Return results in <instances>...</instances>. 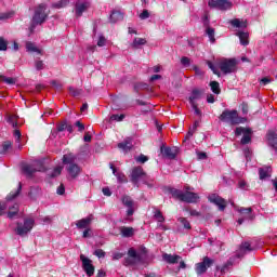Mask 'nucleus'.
<instances>
[{
	"mask_svg": "<svg viewBox=\"0 0 277 277\" xmlns=\"http://www.w3.org/2000/svg\"><path fill=\"white\" fill-rule=\"evenodd\" d=\"M149 16H150V13H148V10H144V11L140 14L141 21H146V18H148Z\"/></svg>",
	"mask_w": 277,
	"mask_h": 277,
	"instance_id": "nucleus-52",
	"label": "nucleus"
},
{
	"mask_svg": "<svg viewBox=\"0 0 277 277\" xmlns=\"http://www.w3.org/2000/svg\"><path fill=\"white\" fill-rule=\"evenodd\" d=\"M137 263H142V253H137V251H135L133 248L129 249L126 264L137 265Z\"/></svg>",
	"mask_w": 277,
	"mask_h": 277,
	"instance_id": "nucleus-10",
	"label": "nucleus"
},
{
	"mask_svg": "<svg viewBox=\"0 0 277 277\" xmlns=\"http://www.w3.org/2000/svg\"><path fill=\"white\" fill-rule=\"evenodd\" d=\"M35 68H36V70H43L44 69V63L42 61H36Z\"/></svg>",
	"mask_w": 277,
	"mask_h": 277,
	"instance_id": "nucleus-51",
	"label": "nucleus"
},
{
	"mask_svg": "<svg viewBox=\"0 0 277 277\" xmlns=\"http://www.w3.org/2000/svg\"><path fill=\"white\" fill-rule=\"evenodd\" d=\"M90 8V2H77L76 3V16H83V12Z\"/></svg>",
	"mask_w": 277,
	"mask_h": 277,
	"instance_id": "nucleus-20",
	"label": "nucleus"
},
{
	"mask_svg": "<svg viewBox=\"0 0 277 277\" xmlns=\"http://www.w3.org/2000/svg\"><path fill=\"white\" fill-rule=\"evenodd\" d=\"M161 155L166 157L167 159H176V156L179 155V148L177 147H160Z\"/></svg>",
	"mask_w": 277,
	"mask_h": 277,
	"instance_id": "nucleus-15",
	"label": "nucleus"
},
{
	"mask_svg": "<svg viewBox=\"0 0 277 277\" xmlns=\"http://www.w3.org/2000/svg\"><path fill=\"white\" fill-rule=\"evenodd\" d=\"M120 234L121 237H133L135 235V229L133 227H127V226H122L120 227Z\"/></svg>",
	"mask_w": 277,
	"mask_h": 277,
	"instance_id": "nucleus-24",
	"label": "nucleus"
},
{
	"mask_svg": "<svg viewBox=\"0 0 277 277\" xmlns=\"http://www.w3.org/2000/svg\"><path fill=\"white\" fill-rule=\"evenodd\" d=\"M260 83H261V85H267L268 83H272V79H269L267 77L262 78Z\"/></svg>",
	"mask_w": 277,
	"mask_h": 277,
	"instance_id": "nucleus-58",
	"label": "nucleus"
},
{
	"mask_svg": "<svg viewBox=\"0 0 277 277\" xmlns=\"http://www.w3.org/2000/svg\"><path fill=\"white\" fill-rule=\"evenodd\" d=\"M189 212V215H192L193 217H200V212H198L197 210H187Z\"/></svg>",
	"mask_w": 277,
	"mask_h": 277,
	"instance_id": "nucleus-60",
	"label": "nucleus"
},
{
	"mask_svg": "<svg viewBox=\"0 0 277 277\" xmlns=\"http://www.w3.org/2000/svg\"><path fill=\"white\" fill-rule=\"evenodd\" d=\"M107 40L105 39V37L100 36L98 41H97V47H105Z\"/></svg>",
	"mask_w": 277,
	"mask_h": 277,
	"instance_id": "nucleus-56",
	"label": "nucleus"
},
{
	"mask_svg": "<svg viewBox=\"0 0 277 277\" xmlns=\"http://www.w3.org/2000/svg\"><path fill=\"white\" fill-rule=\"evenodd\" d=\"M92 222H94V214H90L84 219L76 221V227L79 230H83L90 228V224H92Z\"/></svg>",
	"mask_w": 277,
	"mask_h": 277,
	"instance_id": "nucleus-16",
	"label": "nucleus"
},
{
	"mask_svg": "<svg viewBox=\"0 0 277 277\" xmlns=\"http://www.w3.org/2000/svg\"><path fill=\"white\" fill-rule=\"evenodd\" d=\"M162 259H163V261H166V263H169L170 265H174V264L179 263V261H181L180 255H172V254H168V253H163Z\"/></svg>",
	"mask_w": 277,
	"mask_h": 277,
	"instance_id": "nucleus-23",
	"label": "nucleus"
},
{
	"mask_svg": "<svg viewBox=\"0 0 277 277\" xmlns=\"http://www.w3.org/2000/svg\"><path fill=\"white\" fill-rule=\"evenodd\" d=\"M239 213H245L246 215L252 213V208H241Z\"/></svg>",
	"mask_w": 277,
	"mask_h": 277,
	"instance_id": "nucleus-59",
	"label": "nucleus"
},
{
	"mask_svg": "<svg viewBox=\"0 0 277 277\" xmlns=\"http://www.w3.org/2000/svg\"><path fill=\"white\" fill-rule=\"evenodd\" d=\"M80 261L82 262L83 271L85 272L87 276H94V265H92V260L85 258V255H80Z\"/></svg>",
	"mask_w": 277,
	"mask_h": 277,
	"instance_id": "nucleus-13",
	"label": "nucleus"
},
{
	"mask_svg": "<svg viewBox=\"0 0 277 277\" xmlns=\"http://www.w3.org/2000/svg\"><path fill=\"white\" fill-rule=\"evenodd\" d=\"M177 222L185 228V230H192V224L185 217H179Z\"/></svg>",
	"mask_w": 277,
	"mask_h": 277,
	"instance_id": "nucleus-36",
	"label": "nucleus"
},
{
	"mask_svg": "<svg viewBox=\"0 0 277 277\" xmlns=\"http://www.w3.org/2000/svg\"><path fill=\"white\" fill-rule=\"evenodd\" d=\"M241 110H242V114H248V104H246V103H242L241 104Z\"/></svg>",
	"mask_w": 277,
	"mask_h": 277,
	"instance_id": "nucleus-64",
	"label": "nucleus"
},
{
	"mask_svg": "<svg viewBox=\"0 0 277 277\" xmlns=\"http://www.w3.org/2000/svg\"><path fill=\"white\" fill-rule=\"evenodd\" d=\"M248 252H252V247L250 245V242L246 241L242 242L238 249V251L236 252V259H241L243 256H246V254H248Z\"/></svg>",
	"mask_w": 277,
	"mask_h": 277,
	"instance_id": "nucleus-18",
	"label": "nucleus"
},
{
	"mask_svg": "<svg viewBox=\"0 0 277 277\" xmlns=\"http://www.w3.org/2000/svg\"><path fill=\"white\" fill-rule=\"evenodd\" d=\"M69 93L71 96H79V94H81V90L69 87Z\"/></svg>",
	"mask_w": 277,
	"mask_h": 277,
	"instance_id": "nucleus-49",
	"label": "nucleus"
},
{
	"mask_svg": "<svg viewBox=\"0 0 277 277\" xmlns=\"http://www.w3.org/2000/svg\"><path fill=\"white\" fill-rule=\"evenodd\" d=\"M259 174H260L261 181L265 179H269V176H272V168L269 167L261 168L259 170Z\"/></svg>",
	"mask_w": 277,
	"mask_h": 277,
	"instance_id": "nucleus-26",
	"label": "nucleus"
},
{
	"mask_svg": "<svg viewBox=\"0 0 277 277\" xmlns=\"http://www.w3.org/2000/svg\"><path fill=\"white\" fill-rule=\"evenodd\" d=\"M21 189H23V185L19 183L18 187L16 189V192H11L8 196H6V200H14V198H16L18 196V194H21Z\"/></svg>",
	"mask_w": 277,
	"mask_h": 277,
	"instance_id": "nucleus-35",
	"label": "nucleus"
},
{
	"mask_svg": "<svg viewBox=\"0 0 277 277\" xmlns=\"http://www.w3.org/2000/svg\"><path fill=\"white\" fill-rule=\"evenodd\" d=\"M0 81H3L8 85H14L16 83V79L14 78H8L5 76H0Z\"/></svg>",
	"mask_w": 277,
	"mask_h": 277,
	"instance_id": "nucleus-39",
	"label": "nucleus"
},
{
	"mask_svg": "<svg viewBox=\"0 0 277 277\" xmlns=\"http://www.w3.org/2000/svg\"><path fill=\"white\" fill-rule=\"evenodd\" d=\"M17 214H18V205L15 203L12 208H10L8 217L9 220H14V217H16Z\"/></svg>",
	"mask_w": 277,
	"mask_h": 277,
	"instance_id": "nucleus-34",
	"label": "nucleus"
},
{
	"mask_svg": "<svg viewBox=\"0 0 277 277\" xmlns=\"http://www.w3.org/2000/svg\"><path fill=\"white\" fill-rule=\"evenodd\" d=\"M210 88H211L213 94H220V92H221V90H220V82L211 81L210 82Z\"/></svg>",
	"mask_w": 277,
	"mask_h": 277,
	"instance_id": "nucleus-37",
	"label": "nucleus"
},
{
	"mask_svg": "<svg viewBox=\"0 0 277 277\" xmlns=\"http://www.w3.org/2000/svg\"><path fill=\"white\" fill-rule=\"evenodd\" d=\"M124 16L120 11H113L109 17L110 23H118L119 21H122Z\"/></svg>",
	"mask_w": 277,
	"mask_h": 277,
	"instance_id": "nucleus-29",
	"label": "nucleus"
},
{
	"mask_svg": "<svg viewBox=\"0 0 277 277\" xmlns=\"http://www.w3.org/2000/svg\"><path fill=\"white\" fill-rule=\"evenodd\" d=\"M26 50L28 51V53H41L40 49L36 47V43L30 41L26 43Z\"/></svg>",
	"mask_w": 277,
	"mask_h": 277,
	"instance_id": "nucleus-33",
	"label": "nucleus"
},
{
	"mask_svg": "<svg viewBox=\"0 0 277 277\" xmlns=\"http://www.w3.org/2000/svg\"><path fill=\"white\" fill-rule=\"evenodd\" d=\"M63 163L66 166L67 174H69L71 179H77V176L81 174V167L75 163V156L64 155Z\"/></svg>",
	"mask_w": 277,
	"mask_h": 277,
	"instance_id": "nucleus-1",
	"label": "nucleus"
},
{
	"mask_svg": "<svg viewBox=\"0 0 277 277\" xmlns=\"http://www.w3.org/2000/svg\"><path fill=\"white\" fill-rule=\"evenodd\" d=\"M118 148H120V150H123V153H129V150L133 148V140L126 138L123 142L118 144Z\"/></svg>",
	"mask_w": 277,
	"mask_h": 277,
	"instance_id": "nucleus-21",
	"label": "nucleus"
},
{
	"mask_svg": "<svg viewBox=\"0 0 277 277\" xmlns=\"http://www.w3.org/2000/svg\"><path fill=\"white\" fill-rule=\"evenodd\" d=\"M237 36L242 47H248V44H250V41H248V38H250V35L248 32L240 31L237 34Z\"/></svg>",
	"mask_w": 277,
	"mask_h": 277,
	"instance_id": "nucleus-28",
	"label": "nucleus"
},
{
	"mask_svg": "<svg viewBox=\"0 0 277 277\" xmlns=\"http://www.w3.org/2000/svg\"><path fill=\"white\" fill-rule=\"evenodd\" d=\"M22 170L26 176H32L35 172H44V162L42 160H36L31 164H24Z\"/></svg>",
	"mask_w": 277,
	"mask_h": 277,
	"instance_id": "nucleus-7",
	"label": "nucleus"
},
{
	"mask_svg": "<svg viewBox=\"0 0 277 277\" xmlns=\"http://www.w3.org/2000/svg\"><path fill=\"white\" fill-rule=\"evenodd\" d=\"M35 221L34 219H25L24 224L17 223V227L15 228L16 235L19 237H25L30 230L34 228Z\"/></svg>",
	"mask_w": 277,
	"mask_h": 277,
	"instance_id": "nucleus-8",
	"label": "nucleus"
},
{
	"mask_svg": "<svg viewBox=\"0 0 277 277\" xmlns=\"http://www.w3.org/2000/svg\"><path fill=\"white\" fill-rule=\"evenodd\" d=\"M202 98V91L194 89L188 97L190 105H198V101Z\"/></svg>",
	"mask_w": 277,
	"mask_h": 277,
	"instance_id": "nucleus-19",
	"label": "nucleus"
},
{
	"mask_svg": "<svg viewBox=\"0 0 277 277\" xmlns=\"http://www.w3.org/2000/svg\"><path fill=\"white\" fill-rule=\"evenodd\" d=\"M142 179L143 183L145 185H148V181L150 180V176L144 172V169L142 167H135L132 169V172L130 174V181L135 185V187H140V180Z\"/></svg>",
	"mask_w": 277,
	"mask_h": 277,
	"instance_id": "nucleus-4",
	"label": "nucleus"
},
{
	"mask_svg": "<svg viewBox=\"0 0 277 277\" xmlns=\"http://www.w3.org/2000/svg\"><path fill=\"white\" fill-rule=\"evenodd\" d=\"M110 120H114L115 122H122V120H124V115H113Z\"/></svg>",
	"mask_w": 277,
	"mask_h": 277,
	"instance_id": "nucleus-46",
	"label": "nucleus"
},
{
	"mask_svg": "<svg viewBox=\"0 0 277 277\" xmlns=\"http://www.w3.org/2000/svg\"><path fill=\"white\" fill-rule=\"evenodd\" d=\"M181 64L182 66L187 68L192 64V60L189 57L184 56L181 58Z\"/></svg>",
	"mask_w": 277,
	"mask_h": 277,
	"instance_id": "nucleus-45",
	"label": "nucleus"
},
{
	"mask_svg": "<svg viewBox=\"0 0 277 277\" xmlns=\"http://www.w3.org/2000/svg\"><path fill=\"white\" fill-rule=\"evenodd\" d=\"M109 168H110V170H113V174H114V176H116L118 183H127V175H124V173H122V172H118L116 170V167H114V163H110Z\"/></svg>",
	"mask_w": 277,
	"mask_h": 277,
	"instance_id": "nucleus-22",
	"label": "nucleus"
},
{
	"mask_svg": "<svg viewBox=\"0 0 277 277\" xmlns=\"http://www.w3.org/2000/svg\"><path fill=\"white\" fill-rule=\"evenodd\" d=\"M267 141L269 143V146H272L275 150H277V137L276 132L269 131L267 133Z\"/></svg>",
	"mask_w": 277,
	"mask_h": 277,
	"instance_id": "nucleus-25",
	"label": "nucleus"
},
{
	"mask_svg": "<svg viewBox=\"0 0 277 277\" xmlns=\"http://www.w3.org/2000/svg\"><path fill=\"white\" fill-rule=\"evenodd\" d=\"M66 188L64 187V184H61L56 189V194H58V196H64Z\"/></svg>",
	"mask_w": 277,
	"mask_h": 277,
	"instance_id": "nucleus-54",
	"label": "nucleus"
},
{
	"mask_svg": "<svg viewBox=\"0 0 277 277\" xmlns=\"http://www.w3.org/2000/svg\"><path fill=\"white\" fill-rule=\"evenodd\" d=\"M10 148H12V143L10 141L4 142V144L0 147V154L5 155Z\"/></svg>",
	"mask_w": 277,
	"mask_h": 277,
	"instance_id": "nucleus-38",
	"label": "nucleus"
},
{
	"mask_svg": "<svg viewBox=\"0 0 277 277\" xmlns=\"http://www.w3.org/2000/svg\"><path fill=\"white\" fill-rule=\"evenodd\" d=\"M221 122H227V124H241L243 123V118H240L237 110L225 109L220 116Z\"/></svg>",
	"mask_w": 277,
	"mask_h": 277,
	"instance_id": "nucleus-5",
	"label": "nucleus"
},
{
	"mask_svg": "<svg viewBox=\"0 0 277 277\" xmlns=\"http://www.w3.org/2000/svg\"><path fill=\"white\" fill-rule=\"evenodd\" d=\"M75 126L78 127V131H80V132L85 129V126H83V123H81V121H76Z\"/></svg>",
	"mask_w": 277,
	"mask_h": 277,
	"instance_id": "nucleus-61",
	"label": "nucleus"
},
{
	"mask_svg": "<svg viewBox=\"0 0 277 277\" xmlns=\"http://www.w3.org/2000/svg\"><path fill=\"white\" fill-rule=\"evenodd\" d=\"M229 23L233 27H236L237 29H243L248 27V24L246 23V21H242L239 18L232 19Z\"/></svg>",
	"mask_w": 277,
	"mask_h": 277,
	"instance_id": "nucleus-27",
	"label": "nucleus"
},
{
	"mask_svg": "<svg viewBox=\"0 0 277 277\" xmlns=\"http://www.w3.org/2000/svg\"><path fill=\"white\" fill-rule=\"evenodd\" d=\"M122 256H124L123 253L115 252V253H113V261H120V259H122Z\"/></svg>",
	"mask_w": 277,
	"mask_h": 277,
	"instance_id": "nucleus-55",
	"label": "nucleus"
},
{
	"mask_svg": "<svg viewBox=\"0 0 277 277\" xmlns=\"http://www.w3.org/2000/svg\"><path fill=\"white\" fill-rule=\"evenodd\" d=\"M217 68L223 72V75H230L237 70V61L235 58H221L216 63Z\"/></svg>",
	"mask_w": 277,
	"mask_h": 277,
	"instance_id": "nucleus-6",
	"label": "nucleus"
},
{
	"mask_svg": "<svg viewBox=\"0 0 277 277\" xmlns=\"http://www.w3.org/2000/svg\"><path fill=\"white\" fill-rule=\"evenodd\" d=\"M209 8H216L217 10H230L233 2L229 0H209Z\"/></svg>",
	"mask_w": 277,
	"mask_h": 277,
	"instance_id": "nucleus-11",
	"label": "nucleus"
},
{
	"mask_svg": "<svg viewBox=\"0 0 277 277\" xmlns=\"http://www.w3.org/2000/svg\"><path fill=\"white\" fill-rule=\"evenodd\" d=\"M121 202L124 207H127V215L131 217L133 213H135V202H133V199L129 196H123L121 199Z\"/></svg>",
	"mask_w": 277,
	"mask_h": 277,
	"instance_id": "nucleus-17",
	"label": "nucleus"
},
{
	"mask_svg": "<svg viewBox=\"0 0 277 277\" xmlns=\"http://www.w3.org/2000/svg\"><path fill=\"white\" fill-rule=\"evenodd\" d=\"M208 66L214 75H217V77H221L222 74L220 72V69H217V67H215V65H213V63L208 62Z\"/></svg>",
	"mask_w": 277,
	"mask_h": 277,
	"instance_id": "nucleus-42",
	"label": "nucleus"
},
{
	"mask_svg": "<svg viewBox=\"0 0 277 277\" xmlns=\"http://www.w3.org/2000/svg\"><path fill=\"white\" fill-rule=\"evenodd\" d=\"M171 194L174 198H177V200L188 202L189 205H194L200 200V196H198V194L189 190L183 192L181 189H173Z\"/></svg>",
	"mask_w": 277,
	"mask_h": 277,
	"instance_id": "nucleus-3",
	"label": "nucleus"
},
{
	"mask_svg": "<svg viewBox=\"0 0 277 277\" xmlns=\"http://www.w3.org/2000/svg\"><path fill=\"white\" fill-rule=\"evenodd\" d=\"M154 217L158 224H163V222H166V217L163 216V214L161 213V210L159 209H156L154 211Z\"/></svg>",
	"mask_w": 277,
	"mask_h": 277,
	"instance_id": "nucleus-32",
	"label": "nucleus"
},
{
	"mask_svg": "<svg viewBox=\"0 0 277 277\" xmlns=\"http://www.w3.org/2000/svg\"><path fill=\"white\" fill-rule=\"evenodd\" d=\"M0 51H8V41L3 37H0Z\"/></svg>",
	"mask_w": 277,
	"mask_h": 277,
	"instance_id": "nucleus-44",
	"label": "nucleus"
},
{
	"mask_svg": "<svg viewBox=\"0 0 277 277\" xmlns=\"http://www.w3.org/2000/svg\"><path fill=\"white\" fill-rule=\"evenodd\" d=\"M6 121L9 124H11L13 128H16L18 123L16 122V117L14 115H11L6 118Z\"/></svg>",
	"mask_w": 277,
	"mask_h": 277,
	"instance_id": "nucleus-41",
	"label": "nucleus"
},
{
	"mask_svg": "<svg viewBox=\"0 0 277 277\" xmlns=\"http://www.w3.org/2000/svg\"><path fill=\"white\" fill-rule=\"evenodd\" d=\"M49 13L47 12V5L40 4L36 10L30 24V31H34L38 25H42L47 21Z\"/></svg>",
	"mask_w": 277,
	"mask_h": 277,
	"instance_id": "nucleus-2",
	"label": "nucleus"
},
{
	"mask_svg": "<svg viewBox=\"0 0 277 277\" xmlns=\"http://www.w3.org/2000/svg\"><path fill=\"white\" fill-rule=\"evenodd\" d=\"M146 44V39L144 38H135L131 44L133 49H140L141 47H144Z\"/></svg>",
	"mask_w": 277,
	"mask_h": 277,
	"instance_id": "nucleus-31",
	"label": "nucleus"
},
{
	"mask_svg": "<svg viewBox=\"0 0 277 277\" xmlns=\"http://www.w3.org/2000/svg\"><path fill=\"white\" fill-rule=\"evenodd\" d=\"M235 133L236 135H242L240 144L246 145L252 142V130L250 128L238 127Z\"/></svg>",
	"mask_w": 277,
	"mask_h": 277,
	"instance_id": "nucleus-9",
	"label": "nucleus"
},
{
	"mask_svg": "<svg viewBox=\"0 0 277 277\" xmlns=\"http://www.w3.org/2000/svg\"><path fill=\"white\" fill-rule=\"evenodd\" d=\"M82 237H83V239H88V238L92 237V228L87 227V229H84L82 233Z\"/></svg>",
	"mask_w": 277,
	"mask_h": 277,
	"instance_id": "nucleus-47",
	"label": "nucleus"
},
{
	"mask_svg": "<svg viewBox=\"0 0 277 277\" xmlns=\"http://www.w3.org/2000/svg\"><path fill=\"white\" fill-rule=\"evenodd\" d=\"M208 200L212 205H215L216 207H219V211H224V209H226V200L220 197V195L217 194L209 195Z\"/></svg>",
	"mask_w": 277,
	"mask_h": 277,
	"instance_id": "nucleus-12",
	"label": "nucleus"
},
{
	"mask_svg": "<svg viewBox=\"0 0 277 277\" xmlns=\"http://www.w3.org/2000/svg\"><path fill=\"white\" fill-rule=\"evenodd\" d=\"M62 170H64V167H56L50 174V179H55V176H60V174H62Z\"/></svg>",
	"mask_w": 277,
	"mask_h": 277,
	"instance_id": "nucleus-40",
	"label": "nucleus"
},
{
	"mask_svg": "<svg viewBox=\"0 0 277 277\" xmlns=\"http://www.w3.org/2000/svg\"><path fill=\"white\" fill-rule=\"evenodd\" d=\"M137 163H146L148 161V158L145 155H140L138 157L135 158Z\"/></svg>",
	"mask_w": 277,
	"mask_h": 277,
	"instance_id": "nucleus-50",
	"label": "nucleus"
},
{
	"mask_svg": "<svg viewBox=\"0 0 277 277\" xmlns=\"http://www.w3.org/2000/svg\"><path fill=\"white\" fill-rule=\"evenodd\" d=\"M14 137H15L16 142H21V131L15 130L14 131Z\"/></svg>",
	"mask_w": 277,
	"mask_h": 277,
	"instance_id": "nucleus-63",
	"label": "nucleus"
},
{
	"mask_svg": "<svg viewBox=\"0 0 277 277\" xmlns=\"http://www.w3.org/2000/svg\"><path fill=\"white\" fill-rule=\"evenodd\" d=\"M68 126V123L63 122L57 127V131L62 132V131H66V127Z\"/></svg>",
	"mask_w": 277,
	"mask_h": 277,
	"instance_id": "nucleus-62",
	"label": "nucleus"
},
{
	"mask_svg": "<svg viewBox=\"0 0 277 277\" xmlns=\"http://www.w3.org/2000/svg\"><path fill=\"white\" fill-rule=\"evenodd\" d=\"M97 259H105V251L103 249H96L93 253Z\"/></svg>",
	"mask_w": 277,
	"mask_h": 277,
	"instance_id": "nucleus-48",
	"label": "nucleus"
},
{
	"mask_svg": "<svg viewBox=\"0 0 277 277\" xmlns=\"http://www.w3.org/2000/svg\"><path fill=\"white\" fill-rule=\"evenodd\" d=\"M206 36H208V38L212 44L215 43V29L214 28L208 26L206 28Z\"/></svg>",
	"mask_w": 277,
	"mask_h": 277,
	"instance_id": "nucleus-30",
	"label": "nucleus"
},
{
	"mask_svg": "<svg viewBox=\"0 0 277 277\" xmlns=\"http://www.w3.org/2000/svg\"><path fill=\"white\" fill-rule=\"evenodd\" d=\"M68 5V0H61L57 3L53 4V8H57L58 10L61 8H66Z\"/></svg>",
	"mask_w": 277,
	"mask_h": 277,
	"instance_id": "nucleus-43",
	"label": "nucleus"
},
{
	"mask_svg": "<svg viewBox=\"0 0 277 277\" xmlns=\"http://www.w3.org/2000/svg\"><path fill=\"white\" fill-rule=\"evenodd\" d=\"M197 158H198L200 161L207 159V153H205V151H197Z\"/></svg>",
	"mask_w": 277,
	"mask_h": 277,
	"instance_id": "nucleus-57",
	"label": "nucleus"
},
{
	"mask_svg": "<svg viewBox=\"0 0 277 277\" xmlns=\"http://www.w3.org/2000/svg\"><path fill=\"white\" fill-rule=\"evenodd\" d=\"M195 116H202V111L198 108V104L192 105Z\"/></svg>",
	"mask_w": 277,
	"mask_h": 277,
	"instance_id": "nucleus-53",
	"label": "nucleus"
},
{
	"mask_svg": "<svg viewBox=\"0 0 277 277\" xmlns=\"http://www.w3.org/2000/svg\"><path fill=\"white\" fill-rule=\"evenodd\" d=\"M211 265H213V260H211V258L206 256L203 258V261L201 263H198L196 265V273L198 274V276L205 274V272H207L208 267H211Z\"/></svg>",
	"mask_w": 277,
	"mask_h": 277,
	"instance_id": "nucleus-14",
	"label": "nucleus"
}]
</instances>
